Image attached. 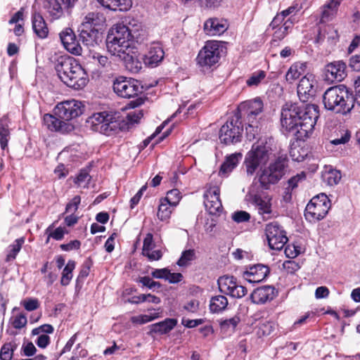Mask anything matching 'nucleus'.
<instances>
[{
	"label": "nucleus",
	"instance_id": "nucleus-1",
	"mask_svg": "<svg viewBox=\"0 0 360 360\" xmlns=\"http://www.w3.org/2000/svg\"><path fill=\"white\" fill-rule=\"evenodd\" d=\"M319 117V108L316 104L286 103L281 110V124L297 140L304 141L313 132Z\"/></svg>",
	"mask_w": 360,
	"mask_h": 360
},
{
	"label": "nucleus",
	"instance_id": "nucleus-2",
	"mask_svg": "<svg viewBox=\"0 0 360 360\" xmlns=\"http://www.w3.org/2000/svg\"><path fill=\"white\" fill-rule=\"evenodd\" d=\"M55 69L60 79L74 89H82L89 82L88 74L73 57L60 56L57 60Z\"/></svg>",
	"mask_w": 360,
	"mask_h": 360
},
{
	"label": "nucleus",
	"instance_id": "nucleus-3",
	"mask_svg": "<svg viewBox=\"0 0 360 360\" xmlns=\"http://www.w3.org/2000/svg\"><path fill=\"white\" fill-rule=\"evenodd\" d=\"M323 103L328 110L347 115L354 108L352 91L344 84L329 87L323 95Z\"/></svg>",
	"mask_w": 360,
	"mask_h": 360
},
{
	"label": "nucleus",
	"instance_id": "nucleus-4",
	"mask_svg": "<svg viewBox=\"0 0 360 360\" xmlns=\"http://www.w3.org/2000/svg\"><path fill=\"white\" fill-rule=\"evenodd\" d=\"M264 109V103L259 97L241 102L234 114L247 121L246 131L249 139H254L258 131L257 117Z\"/></svg>",
	"mask_w": 360,
	"mask_h": 360
},
{
	"label": "nucleus",
	"instance_id": "nucleus-5",
	"mask_svg": "<svg viewBox=\"0 0 360 360\" xmlns=\"http://www.w3.org/2000/svg\"><path fill=\"white\" fill-rule=\"evenodd\" d=\"M132 37L127 26L121 23L116 24L110 29L107 36L108 51L112 55H115V53L131 47Z\"/></svg>",
	"mask_w": 360,
	"mask_h": 360
},
{
	"label": "nucleus",
	"instance_id": "nucleus-6",
	"mask_svg": "<svg viewBox=\"0 0 360 360\" xmlns=\"http://www.w3.org/2000/svg\"><path fill=\"white\" fill-rule=\"evenodd\" d=\"M287 167L285 158L279 157L269 167L261 168L257 173L255 179L258 180L262 189L268 190L271 185L277 184L285 174Z\"/></svg>",
	"mask_w": 360,
	"mask_h": 360
},
{
	"label": "nucleus",
	"instance_id": "nucleus-7",
	"mask_svg": "<svg viewBox=\"0 0 360 360\" xmlns=\"http://www.w3.org/2000/svg\"><path fill=\"white\" fill-rule=\"evenodd\" d=\"M243 124L235 114L229 117L219 132L220 142L226 146L235 145L242 141Z\"/></svg>",
	"mask_w": 360,
	"mask_h": 360
},
{
	"label": "nucleus",
	"instance_id": "nucleus-8",
	"mask_svg": "<svg viewBox=\"0 0 360 360\" xmlns=\"http://www.w3.org/2000/svg\"><path fill=\"white\" fill-rule=\"evenodd\" d=\"M330 207V200L324 193L313 197L304 210V217L311 223L319 221L326 216Z\"/></svg>",
	"mask_w": 360,
	"mask_h": 360
},
{
	"label": "nucleus",
	"instance_id": "nucleus-9",
	"mask_svg": "<svg viewBox=\"0 0 360 360\" xmlns=\"http://www.w3.org/2000/svg\"><path fill=\"white\" fill-rule=\"evenodd\" d=\"M269 159L268 148L265 145L253 144L245 157L243 165L248 176H253L257 169L267 163Z\"/></svg>",
	"mask_w": 360,
	"mask_h": 360
},
{
	"label": "nucleus",
	"instance_id": "nucleus-10",
	"mask_svg": "<svg viewBox=\"0 0 360 360\" xmlns=\"http://www.w3.org/2000/svg\"><path fill=\"white\" fill-rule=\"evenodd\" d=\"M222 46L217 41H207L200 50L196 61L199 67L208 70L219 63L221 58Z\"/></svg>",
	"mask_w": 360,
	"mask_h": 360
},
{
	"label": "nucleus",
	"instance_id": "nucleus-11",
	"mask_svg": "<svg viewBox=\"0 0 360 360\" xmlns=\"http://www.w3.org/2000/svg\"><path fill=\"white\" fill-rule=\"evenodd\" d=\"M114 92L121 98H131L142 93L143 86L137 79L120 76L115 79L112 84Z\"/></svg>",
	"mask_w": 360,
	"mask_h": 360
},
{
	"label": "nucleus",
	"instance_id": "nucleus-12",
	"mask_svg": "<svg viewBox=\"0 0 360 360\" xmlns=\"http://www.w3.org/2000/svg\"><path fill=\"white\" fill-rule=\"evenodd\" d=\"M86 123L92 131L107 135L115 131L118 125L115 117L106 111L93 114Z\"/></svg>",
	"mask_w": 360,
	"mask_h": 360
},
{
	"label": "nucleus",
	"instance_id": "nucleus-13",
	"mask_svg": "<svg viewBox=\"0 0 360 360\" xmlns=\"http://www.w3.org/2000/svg\"><path fill=\"white\" fill-rule=\"evenodd\" d=\"M265 235L271 250H281L288 241L286 231L277 221H272L265 226Z\"/></svg>",
	"mask_w": 360,
	"mask_h": 360
},
{
	"label": "nucleus",
	"instance_id": "nucleus-14",
	"mask_svg": "<svg viewBox=\"0 0 360 360\" xmlns=\"http://www.w3.org/2000/svg\"><path fill=\"white\" fill-rule=\"evenodd\" d=\"M219 290L221 293L231 297L240 299L248 293V289L237 282V278L233 276H220L217 281Z\"/></svg>",
	"mask_w": 360,
	"mask_h": 360
},
{
	"label": "nucleus",
	"instance_id": "nucleus-15",
	"mask_svg": "<svg viewBox=\"0 0 360 360\" xmlns=\"http://www.w3.org/2000/svg\"><path fill=\"white\" fill-rule=\"evenodd\" d=\"M115 56L119 57L125 68L131 73H139L143 68V56L134 46L115 53Z\"/></svg>",
	"mask_w": 360,
	"mask_h": 360
},
{
	"label": "nucleus",
	"instance_id": "nucleus-16",
	"mask_svg": "<svg viewBox=\"0 0 360 360\" xmlns=\"http://www.w3.org/2000/svg\"><path fill=\"white\" fill-rule=\"evenodd\" d=\"M83 112L82 103L75 100L65 101L58 103L53 109V113L61 120L70 122Z\"/></svg>",
	"mask_w": 360,
	"mask_h": 360
},
{
	"label": "nucleus",
	"instance_id": "nucleus-17",
	"mask_svg": "<svg viewBox=\"0 0 360 360\" xmlns=\"http://www.w3.org/2000/svg\"><path fill=\"white\" fill-rule=\"evenodd\" d=\"M204 204L210 214H220L223 206L220 200V188L218 186H210L204 193Z\"/></svg>",
	"mask_w": 360,
	"mask_h": 360
},
{
	"label": "nucleus",
	"instance_id": "nucleus-18",
	"mask_svg": "<svg viewBox=\"0 0 360 360\" xmlns=\"http://www.w3.org/2000/svg\"><path fill=\"white\" fill-rule=\"evenodd\" d=\"M270 274V268L263 264H256L245 267L242 276L249 283L263 281Z\"/></svg>",
	"mask_w": 360,
	"mask_h": 360
},
{
	"label": "nucleus",
	"instance_id": "nucleus-19",
	"mask_svg": "<svg viewBox=\"0 0 360 360\" xmlns=\"http://www.w3.org/2000/svg\"><path fill=\"white\" fill-rule=\"evenodd\" d=\"M346 63L342 60L334 61L325 67V79L330 82L342 81L347 77Z\"/></svg>",
	"mask_w": 360,
	"mask_h": 360
},
{
	"label": "nucleus",
	"instance_id": "nucleus-20",
	"mask_svg": "<svg viewBox=\"0 0 360 360\" xmlns=\"http://www.w3.org/2000/svg\"><path fill=\"white\" fill-rule=\"evenodd\" d=\"M43 122L47 129L51 131L65 134L69 133L75 129L72 123L61 120L55 114H45L43 117Z\"/></svg>",
	"mask_w": 360,
	"mask_h": 360
},
{
	"label": "nucleus",
	"instance_id": "nucleus-21",
	"mask_svg": "<svg viewBox=\"0 0 360 360\" xmlns=\"http://www.w3.org/2000/svg\"><path fill=\"white\" fill-rule=\"evenodd\" d=\"M60 39L64 48L70 53L75 56H80L82 52L80 46L74 31L70 28H65L59 34Z\"/></svg>",
	"mask_w": 360,
	"mask_h": 360
},
{
	"label": "nucleus",
	"instance_id": "nucleus-22",
	"mask_svg": "<svg viewBox=\"0 0 360 360\" xmlns=\"http://www.w3.org/2000/svg\"><path fill=\"white\" fill-rule=\"evenodd\" d=\"M228 28V21L224 18H211L204 23V31L209 36L221 35Z\"/></svg>",
	"mask_w": 360,
	"mask_h": 360
},
{
	"label": "nucleus",
	"instance_id": "nucleus-23",
	"mask_svg": "<svg viewBox=\"0 0 360 360\" xmlns=\"http://www.w3.org/2000/svg\"><path fill=\"white\" fill-rule=\"evenodd\" d=\"M275 297V288L271 285H264L253 290L250 298L253 303L264 304Z\"/></svg>",
	"mask_w": 360,
	"mask_h": 360
},
{
	"label": "nucleus",
	"instance_id": "nucleus-24",
	"mask_svg": "<svg viewBox=\"0 0 360 360\" xmlns=\"http://www.w3.org/2000/svg\"><path fill=\"white\" fill-rule=\"evenodd\" d=\"M105 17L101 12H90L84 18L82 26L86 29H95L101 31L105 26Z\"/></svg>",
	"mask_w": 360,
	"mask_h": 360
},
{
	"label": "nucleus",
	"instance_id": "nucleus-25",
	"mask_svg": "<svg viewBox=\"0 0 360 360\" xmlns=\"http://www.w3.org/2000/svg\"><path fill=\"white\" fill-rule=\"evenodd\" d=\"M297 91L300 100L303 103L307 102L316 94L313 81L307 77H302L297 85Z\"/></svg>",
	"mask_w": 360,
	"mask_h": 360
},
{
	"label": "nucleus",
	"instance_id": "nucleus-26",
	"mask_svg": "<svg viewBox=\"0 0 360 360\" xmlns=\"http://www.w3.org/2000/svg\"><path fill=\"white\" fill-rule=\"evenodd\" d=\"M344 0H328L321 6V22L331 21L338 14L339 7Z\"/></svg>",
	"mask_w": 360,
	"mask_h": 360
},
{
	"label": "nucleus",
	"instance_id": "nucleus-27",
	"mask_svg": "<svg viewBox=\"0 0 360 360\" xmlns=\"http://www.w3.org/2000/svg\"><path fill=\"white\" fill-rule=\"evenodd\" d=\"M143 56V63L148 67L157 66L164 58L165 52L159 45L153 46L150 48L147 54Z\"/></svg>",
	"mask_w": 360,
	"mask_h": 360
},
{
	"label": "nucleus",
	"instance_id": "nucleus-28",
	"mask_svg": "<svg viewBox=\"0 0 360 360\" xmlns=\"http://www.w3.org/2000/svg\"><path fill=\"white\" fill-rule=\"evenodd\" d=\"M32 25L34 32L39 39H46L48 37L49 27L41 13L34 12L32 14Z\"/></svg>",
	"mask_w": 360,
	"mask_h": 360
},
{
	"label": "nucleus",
	"instance_id": "nucleus-29",
	"mask_svg": "<svg viewBox=\"0 0 360 360\" xmlns=\"http://www.w3.org/2000/svg\"><path fill=\"white\" fill-rule=\"evenodd\" d=\"M42 7L51 21L63 16L64 12L58 0H44Z\"/></svg>",
	"mask_w": 360,
	"mask_h": 360
},
{
	"label": "nucleus",
	"instance_id": "nucleus-30",
	"mask_svg": "<svg viewBox=\"0 0 360 360\" xmlns=\"http://www.w3.org/2000/svg\"><path fill=\"white\" fill-rule=\"evenodd\" d=\"M79 39L87 46H94L101 39V31L95 29H86L81 25Z\"/></svg>",
	"mask_w": 360,
	"mask_h": 360
},
{
	"label": "nucleus",
	"instance_id": "nucleus-31",
	"mask_svg": "<svg viewBox=\"0 0 360 360\" xmlns=\"http://www.w3.org/2000/svg\"><path fill=\"white\" fill-rule=\"evenodd\" d=\"M103 7L120 11H127L132 6L131 0H96Z\"/></svg>",
	"mask_w": 360,
	"mask_h": 360
},
{
	"label": "nucleus",
	"instance_id": "nucleus-32",
	"mask_svg": "<svg viewBox=\"0 0 360 360\" xmlns=\"http://www.w3.org/2000/svg\"><path fill=\"white\" fill-rule=\"evenodd\" d=\"M10 124L11 120L8 115H4L0 118V146L4 150L7 148L10 139Z\"/></svg>",
	"mask_w": 360,
	"mask_h": 360
},
{
	"label": "nucleus",
	"instance_id": "nucleus-33",
	"mask_svg": "<svg viewBox=\"0 0 360 360\" xmlns=\"http://www.w3.org/2000/svg\"><path fill=\"white\" fill-rule=\"evenodd\" d=\"M177 324L176 319L167 318L150 326V333L164 335L169 333Z\"/></svg>",
	"mask_w": 360,
	"mask_h": 360
},
{
	"label": "nucleus",
	"instance_id": "nucleus-34",
	"mask_svg": "<svg viewBox=\"0 0 360 360\" xmlns=\"http://www.w3.org/2000/svg\"><path fill=\"white\" fill-rule=\"evenodd\" d=\"M242 157L240 153L231 154L227 156L224 162L221 164L219 171V176H225L233 171L239 162V158Z\"/></svg>",
	"mask_w": 360,
	"mask_h": 360
},
{
	"label": "nucleus",
	"instance_id": "nucleus-35",
	"mask_svg": "<svg viewBox=\"0 0 360 360\" xmlns=\"http://www.w3.org/2000/svg\"><path fill=\"white\" fill-rule=\"evenodd\" d=\"M228 300L224 295H216L210 301V310L211 313L219 314L224 311L228 306Z\"/></svg>",
	"mask_w": 360,
	"mask_h": 360
},
{
	"label": "nucleus",
	"instance_id": "nucleus-36",
	"mask_svg": "<svg viewBox=\"0 0 360 360\" xmlns=\"http://www.w3.org/2000/svg\"><path fill=\"white\" fill-rule=\"evenodd\" d=\"M25 241V237H20L15 239L14 242L8 247L7 254L5 258L6 262H10L15 259Z\"/></svg>",
	"mask_w": 360,
	"mask_h": 360
},
{
	"label": "nucleus",
	"instance_id": "nucleus-37",
	"mask_svg": "<svg viewBox=\"0 0 360 360\" xmlns=\"http://www.w3.org/2000/svg\"><path fill=\"white\" fill-rule=\"evenodd\" d=\"M173 207L169 202L164 198H161L157 213L158 218L162 221L168 220L171 217Z\"/></svg>",
	"mask_w": 360,
	"mask_h": 360
},
{
	"label": "nucleus",
	"instance_id": "nucleus-38",
	"mask_svg": "<svg viewBox=\"0 0 360 360\" xmlns=\"http://www.w3.org/2000/svg\"><path fill=\"white\" fill-rule=\"evenodd\" d=\"M276 324L273 321H262L257 327L256 333L259 338L270 335L275 330Z\"/></svg>",
	"mask_w": 360,
	"mask_h": 360
},
{
	"label": "nucleus",
	"instance_id": "nucleus-39",
	"mask_svg": "<svg viewBox=\"0 0 360 360\" xmlns=\"http://www.w3.org/2000/svg\"><path fill=\"white\" fill-rule=\"evenodd\" d=\"M304 68L303 64L295 63L292 65L285 74V80L290 84L293 83L303 74Z\"/></svg>",
	"mask_w": 360,
	"mask_h": 360
},
{
	"label": "nucleus",
	"instance_id": "nucleus-40",
	"mask_svg": "<svg viewBox=\"0 0 360 360\" xmlns=\"http://www.w3.org/2000/svg\"><path fill=\"white\" fill-rule=\"evenodd\" d=\"M197 258L194 249H188L181 252V257L176 262V264L181 267H186L191 264V262Z\"/></svg>",
	"mask_w": 360,
	"mask_h": 360
},
{
	"label": "nucleus",
	"instance_id": "nucleus-41",
	"mask_svg": "<svg viewBox=\"0 0 360 360\" xmlns=\"http://www.w3.org/2000/svg\"><path fill=\"white\" fill-rule=\"evenodd\" d=\"M76 262L74 260L70 259L68 264L64 267L60 278V284L63 286L69 285L72 278V271L75 269Z\"/></svg>",
	"mask_w": 360,
	"mask_h": 360
},
{
	"label": "nucleus",
	"instance_id": "nucleus-42",
	"mask_svg": "<svg viewBox=\"0 0 360 360\" xmlns=\"http://www.w3.org/2000/svg\"><path fill=\"white\" fill-rule=\"evenodd\" d=\"M17 344L14 342L4 343L0 349V360H12Z\"/></svg>",
	"mask_w": 360,
	"mask_h": 360
},
{
	"label": "nucleus",
	"instance_id": "nucleus-43",
	"mask_svg": "<svg viewBox=\"0 0 360 360\" xmlns=\"http://www.w3.org/2000/svg\"><path fill=\"white\" fill-rule=\"evenodd\" d=\"M322 177L328 185L334 186L340 182L342 175L339 170L330 169L323 174Z\"/></svg>",
	"mask_w": 360,
	"mask_h": 360
},
{
	"label": "nucleus",
	"instance_id": "nucleus-44",
	"mask_svg": "<svg viewBox=\"0 0 360 360\" xmlns=\"http://www.w3.org/2000/svg\"><path fill=\"white\" fill-rule=\"evenodd\" d=\"M289 27L288 22H285L282 26L276 28L273 34L271 44L272 46H278L279 42L287 36Z\"/></svg>",
	"mask_w": 360,
	"mask_h": 360
},
{
	"label": "nucleus",
	"instance_id": "nucleus-45",
	"mask_svg": "<svg viewBox=\"0 0 360 360\" xmlns=\"http://www.w3.org/2000/svg\"><path fill=\"white\" fill-rule=\"evenodd\" d=\"M253 202L258 207L260 214H269L271 213V204L269 200H264L260 195H255Z\"/></svg>",
	"mask_w": 360,
	"mask_h": 360
},
{
	"label": "nucleus",
	"instance_id": "nucleus-46",
	"mask_svg": "<svg viewBox=\"0 0 360 360\" xmlns=\"http://www.w3.org/2000/svg\"><path fill=\"white\" fill-rule=\"evenodd\" d=\"M266 73L264 70H259L255 71L246 80V84L249 87L258 86L266 78Z\"/></svg>",
	"mask_w": 360,
	"mask_h": 360
},
{
	"label": "nucleus",
	"instance_id": "nucleus-47",
	"mask_svg": "<svg viewBox=\"0 0 360 360\" xmlns=\"http://www.w3.org/2000/svg\"><path fill=\"white\" fill-rule=\"evenodd\" d=\"M165 200L170 202L173 206H176L181 199V193L179 189L174 188L167 193Z\"/></svg>",
	"mask_w": 360,
	"mask_h": 360
},
{
	"label": "nucleus",
	"instance_id": "nucleus-48",
	"mask_svg": "<svg viewBox=\"0 0 360 360\" xmlns=\"http://www.w3.org/2000/svg\"><path fill=\"white\" fill-rule=\"evenodd\" d=\"M89 171L90 169L89 167L81 169L74 180L75 184L80 186L85 181L89 183L91 179V176L89 175Z\"/></svg>",
	"mask_w": 360,
	"mask_h": 360
},
{
	"label": "nucleus",
	"instance_id": "nucleus-49",
	"mask_svg": "<svg viewBox=\"0 0 360 360\" xmlns=\"http://www.w3.org/2000/svg\"><path fill=\"white\" fill-rule=\"evenodd\" d=\"M307 174L305 172H301L299 174H297L295 176H292L288 181V187H289L291 190L296 188L298 186L299 183L303 182L306 180Z\"/></svg>",
	"mask_w": 360,
	"mask_h": 360
},
{
	"label": "nucleus",
	"instance_id": "nucleus-50",
	"mask_svg": "<svg viewBox=\"0 0 360 360\" xmlns=\"http://www.w3.org/2000/svg\"><path fill=\"white\" fill-rule=\"evenodd\" d=\"M340 137H338L330 141L333 145L345 144L347 143L351 138V132L348 129H342L340 131Z\"/></svg>",
	"mask_w": 360,
	"mask_h": 360
},
{
	"label": "nucleus",
	"instance_id": "nucleus-51",
	"mask_svg": "<svg viewBox=\"0 0 360 360\" xmlns=\"http://www.w3.org/2000/svg\"><path fill=\"white\" fill-rule=\"evenodd\" d=\"M90 264L87 262H84L82 267H81V269L79 272V274L77 276V285H78L79 284H82L84 281L85 280V278L89 276V272H90Z\"/></svg>",
	"mask_w": 360,
	"mask_h": 360
},
{
	"label": "nucleus",
	"instance_id": "nucleus-52",
	"mask_svg": "<svg viewBox=\"0 0 360 360\" xmlns=\"http://www.w3.org/2000/svg\"><path fill=\"white\" fill-rule=\"evenodd\" d=\"M240 321V317L235 316L231 319L221 321L219 325L222 329H228L229 327H231L233 330H235Z\"/></svg>",
	"mask_w": 360,
	"mask_h": 360
},
{
	"label": "nucleus",
	"instance_id": "nucleus-53",
	"mask_svg": "<svg viewBox=\"0 0 360 360\" xmlns=\"http://www.w3.org/2000/svg\"><path fill=\"white\" fill-rule=\"evenodd\" d=\"M81 202V197L79 195H75L72 199L66 205L65 212L75 213Z\"/></svg>",
	"mask_w": 360,
	"mask_h": 360
},
{
	"label": "nucleus",
	"instance_id": "nucleus-54",
	"mask_svg": "<svg viewBox=\"0 0 360 360\" xmlns=\"http://www.w3.org/2000/svg\"><path fill=\"white\" fill-rule=\"evenodd\" d=\"M21 304L28 311L36 310L40 306L39 300L36 298L25 299L22 301Z\"/></svg>",
	"mask_w": 360,
	"mask_h": 360
},
{
	"label": "nucleus",
	"instance_id": "nucleus-55",
	"mask_svg": "<svg viewBox=\"0 0 360 360\" xmlns=\"http://www.w3.org/2000/svg\"><path fill=\"white\" fill-rule=\"evenodd\" d=\"M93 58L96 60L99 66L105 70H108L111 66V61L106 56H102L99 53L94 54Z\"/></svg>",
	"mask_w": 360,
	"mask_h": 360
},
{
	"label": "nucleus",
	"instance_id": "nucleus-56",
	"mask_svg": "<svg viewBox=\"0 0 360 360\" xmlns=\"http://www.w3.org/2000/svg\"><path fill=\"white\" fill-rule=\"evenodd\" d=\"M137 282L141 283L143 286L152 289L155 287L160 288L161 284L159 282L153 281L149 276L139 277Z\"/></svg>",
	"mask_w": 360,
	"mask_h": 360
},
{
	"label": "nucleus",
	"instance_id": "nucleus-57",
	"mask_svg": "<svg viewBox=\"0 0 360 360\" xmlns=\"http://www.w3.org/2000/svg\"><path fill=\"white\" fill-rule=\"evenodd\" d=\"M232 219L237 223L248 221L250 219V214L245 211H237L232 215Z\"/></svg>",
	"mask_w": 360,
	"mask_h": 360
},
{
	"label": "nucleus",
	"instance_id": "nucleus-58",
	"mask_svg": "<svg viewBox=\"0 0 360 360\" xmlns=\"http://www.w3.org/2000/svg\"><path fill=\"white\" fill-rule=\"evenodd\" d=\"M68 231H66L64 228L58 227L53 232L49 234L48 238L46 240V243L49 241V238H52L56 240H60L64 238L65 233H68Z\"/></svg>",
	"mask_w": 360,
	"mask_h": 360
},
{
	"label": "nucleus",
	"instance_id": "nucleus-59",
	"mask_svg": "<svg viewBox=\"0 0 360 360\" xmlns=\"http://www.w3.org/2000/svg\"><path fill=\"white\" fill-rule=\"evenodd\" d=\"M158 317V316L139 315L131 317V321L133 323L143 324L152 321Z\"/></svg>",
	"mask_w": 360,
	"mask_h": 360
},
{
	"label": "nucleus",
	"instance_id": "nucleus-60",
	"mask_svg": "<svg viewBox=\"0 0 360 360\" xmlns=\"http://www.w3.org/2000/svg\"><path fill=\"white\" fill-rule=\"evenodd\" d=\"M27 317L23 314H20L15 316L12 325L13 328L16 329H20L23 327H25L27 324Z\"/></svg>",
	"mask_w": 360,
	"mask_h": 360
},
{
	"label": "nucleus",
	"instance_id": "nucleus-61",
	"mask_svg": "<svg viewBox=\"0 0 360 360\" xmlns=\"http://www.w3.org/2000/svg\"><path fill=\"white\" fill-rule=\"evenodd\" d=\"M142 255L146 257L149 261H158L162 257V252L160 250H148L142 253Z\"/></svg>",
	"mask_w": 360,
	"mask_h": 360
},
{
	"label": "nucleus",
	"instance_id": "nucleus-62",
	"mask_svg": "<svg viewBox=\"0 0 360 360\" xmlns=\"http://www.w3.org/2000/svg\"><path fill=\"white\" fill-rule=\"evenodd\" d=\"M148 186L147 184L143 185L139 191L135 194V195L130 200V207L133 209L137 205L143 196V193L146 191Z\"/></svg>",
	"mask_w": 360,
	"mask_h": 360
},
{
	"label": "nucleus",
	"instance_id": "nucleus-63",
	"mask_svg": "<svg viewBox=\"0 0 360 360\" xmlns=\"http://www.w3.org/2000/svg\"><path fill=\"white\" fill-rule=\"evenodd\" d=\"M349 67L355 72H360V55H354L349 58Z\"/></svg>",
	"mask_w": 360,
	"mask_h": 360
},
{
	"label": "nucleus",
	"instance_id": "nucleus-64",
	"mask_svg": "<svg viewBox=\"0 0 360 360\" xmlns=\"http://www.w3.org/2000/svg\"><path fill=\"white\" fill-rule=\"evenodd\" d=\"M354 92H352V97L354 100V105L355 103L357 104L358 106H360V77H359L354 83Z\"/></svg>",
	"mask_w": 360,
	"mask_h": 360
}]
</instances>
